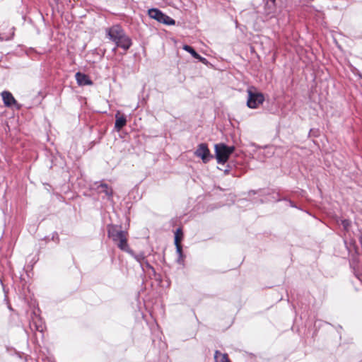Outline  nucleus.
I'll list each match as a JSON object with an SVG mask.
<instances>
[{"instance_id": "1", "label": "nucleus", "mask_w": 362, "mask_h": 362, "mask_svg": "<svg viewBox=\"0 0 362 362\" xmlns=\"http://www.w3.org/2000/svg\"><path fill=\"white\" fill-rule=\"evenodd\" d=\"M110 40L114 42L117 47L127 51L132 45V40L119 25H115L106 30Z\"/></svg>"}, {"instance_id": "2", "label": "nucleus", "mask_w": 362, "mask_h": 362, "mask_svg": "<svg viewBox=\"0 0 362 362\" xmlns=\"http://www.w3.org/2000/svg\"><path fill=\"white\" fill-rule=\"evenodd\" d=\"M107 235L115 243L117 247L127 252H132L128 245V233L122 230L121 226L117 225L107 226Z\"/></svg>"}, {"instance_id": "3", "label": "nucleus", "mask_w": 362, "mask_h": 362, "mask_svg": "<svg viewBox=\"0 0 362 362\" xmlns=\"http://www.w3.org/2000/svg\"><path fill=\"white\" fill-rule=\"evenodd\" d=\"M234 146H228L226 144L221 143L215 145L216 158L218 163H226L230 156L234 152Z\"/></svg>"}, {"instance_id": "4", "label": "nucleus", "mask_w": 362, "mask_h": 362, "mask_svg": "<svg viewBox=\"0 0 362 362\" xmlns=\"http://www.w3.org/2000/svg\"><path fill=\"white\" fill-rule=\"evenodd\" d=\"M255 88L251 87L248 88V98L247 105L250 108H257L264 101V96L262 93L254 92L253 90Z\"/></svg>"}, {"instance_id": "5", "label": "nucleus", "mask_w": 362, "mask_h": 362, "mask_svg": "<svg viewBox=\"0 0 362 362\" xmlns=\"http://www.w3.org/2000/svg\"><path fill=\"white\" fill-rule=\"evenodd\" d=\"M148 14L150 18L156 20L158 22L165 25H173L175 24V20L170 16L163 13L158 8H151L148 11Z\"/></svg>"}, {"instance_id": "6", "label": "nucleus", "mask_w": 362, "mask_h": 362, "mask_svg": "<svg viewBox=\"0 0 362 362\" xmlns=\"http://www.w3.org/2000/svg\"><path fill=\"white\" fill-rule=\"evenodd\" d=\"M194 154L196 156L201 158L204 163H207L211 157L210 151L206 144H199Z\"/></svg>"}, {"instance_id": "7", "label": "nucleus", "mask_w": 362, "mask_h": 362, "mask_svg": "<svg viewBox=\"0 0 362 362\" xmlns=\"http://www.w3.org/2000/svg\"><path fill=\"white\" fill-rule=\"evenodd\" d=\"M183 232L181 228H179L175 232V245L176 247L177 252L180 256L182 255V247L181 245V242L183 239Z\"/></svg>"}, {"instance_id": "8", "label": "nucleus", "mask_w": 362, "mask_h": 362, "mask_svg": "<svg viewBox=\"0 0 362 362\" xmlns=\"http://www.w3.org/2000/svg\"><path fill=\"white\" fill-rule=\"evenodd\" d=\"M76 79L79 86L92 85L93 82L88 76L81 72L76 74Z\"/></svg>"}, {"instance_id": "9", "label": "nucleus", "mask_w": 362, "mask_h": 362, "mask_svg": "<svg viewBox=\"0 0 362 362\" xmlns=\"http://www.w3.org/2000/svg\"><path fill=\"white\" fill-rule=\"evenodd\" d=\"M2 99L5 106L11 107L16 103V100L13 95L8 91H3L1 93Z\"/></svg>"}, {"instance_id": "10", "label": "nucleus", "mask_w": 362, "mask_h": 362, "mask_svg": "<svg viewBox=\"0 0 362 362\" xmlns=\"http://www.w3.org/2000/svg\"><path fill=\"white\" fill-rule=\"evenodd\" d=\"M127 124V119L124 116L117 117L116 116V121L115 124V128L119 131L121 130Z\"/></svg>"}, {"instance_id": "11", "label": "nucleus", "mask_w": 362, "mask_h": 362, "mask_svg": "<svg viewBox=\"0 0 362 362\" xmlns=\"http://www.w3.org/2000/svg\"><path fill=\"white\" fill-rule=\"evenodd\" d=\"M214 358L216 362H230L227 354H221L219 351H216L214 353Z\"/></svg>"}, {"instance_id": "12", "label": "nucleus", "mask_w": 362, "mask_h": 362, "mask_svg": "<svg viewBox=\"0 0 362 362\" xmlns=\"http://www.w3.org/2000/svg\"><path fill=\"white\" fill-rule=\"evenodd\" d=\"M100 192L105 193L108 197H112L113 194V190L111 187H110L107 184H101L99 186Z\"/></svg>"}, {"instance_id": "13", "label": "nucleus", "mask_w": 362, "mask_h": 362, "mask_svg": "<svg viewBox=\"0 0 362 362\" xmlns=\"http://www.w3.org/2000/svg\"><path fill=\"white\" fill-rule=\"evenodd\" d=\"M183 49L190 53L194 58L198 56V53L194 50V49L192 47L189 45H185L183 46Z\"/></svg>"}, {"instance_id": "14", "label": "nucleus", "mask_w": 362, "mask_h": 362, "mask_svg": "<svg viewBox=\"0 0 362 362\" xmlns=\"http://www.w3.org/2000/svg\"><path fill=\"white\" fill-rule=\"evenodd\" d=\"M134 257L136 259V261L140 262L141 264H143V263L145 261V257H144L143 255H136Z\"/></svg>"}, {"instance_id": "15", "label": "nucleus", "mask_w": 362, "mask_h": 362, "mask_svg": "<svg viewBox=\"0 0 362 362\" xmlns=\"http://www.w3.org/2000/svg\"><path fill=\"white\" fill-rule=\"evenodd\" d=\"M195 59H198L199 62H202L203 64H206L207 60L204 57H202L200 54H198V56L194 57Z\"/></svg>"}, {"instance_id": "16", "label": "nucleus", "mask_w": 362, "mask_h": 362, "mask_svg": "<svg viewBox=\"0 0 362 362\" xmlns=\"http://www.w3.org/2000/svg\"><path fill=\"white\" fill-rule=\"evenodd\" d=\"M145 264V266L148 268V269H153V267L150 265V264L147 262V261H144V262L143 263Z\"/></svg>"}, {"instance_id": "17", "label": "nucleus", "mask_w": 362, "mask_h": 362, "mask_svg": "<svg viewBox=\"0 0 362 362\" xmlns=\"http://www.w3.org/2000/svg\"><path fill=\"white\" fill-rule=\"evenodd\" d=\"M273 4L275 3L276 0H270Z\"/></svg>"}]
</instances>
